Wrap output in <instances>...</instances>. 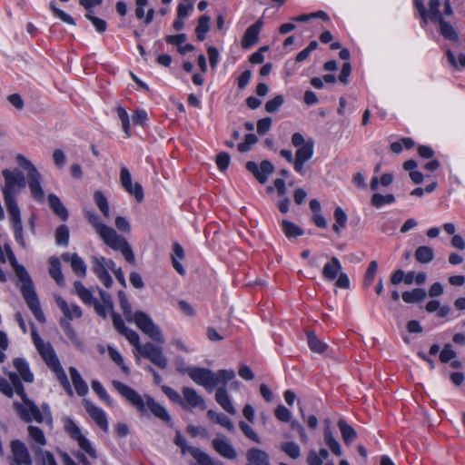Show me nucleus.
Here are the masks:
<instances>
[{"mask_svg": "<svg viewBox=\"0 0 465 465\" xmlns=\"http://www.w3.org/2000/svg\"><path fill=\"white\" fill-rule=\"evenodd\" d=\"M15 161L26 172V176L17 168L3 170L2 175L5 179V185L2 192L15 241L25 248V242L23 235L21 213L15 199V194L25 188L27 183L33 199L38 203H43L45 201V191L42 186V175L35 164L21 153L15 156Z\"/></svg>", "mask_w": 465, "mask_h": 465, "instance_id": "f257e3e1", "label": "nucleus"}, {"mask_svg": "<svg viewBox=\"0 0 465 465\" xmlns=\"http://www.w3.org/2000/svg\"><path fill=\"white\" fill-rule=\"evenodd\" d=\"M186 372L197 385L203 386L209 392L217 388L215 393L217 403L229 414L237 413L226 390L227 382L235 378L233 370H219L214 372L207 368L189 367Z\"/></svg>", "mask_w": 465, "mask_h": 465, "instance_id": "f03ea898", "label": "nucleus"}, {"mask_svg": "<svg viewBox=\"0 0 465 465\" xmlns=\"http://www.w3.org/2000/svg\"><path fill=\"white\" fill-rule=\"evenodd\" d=\"M112 384L117 392L142 415H146L150 411L163 421L169 422L171 420V416L166 409L156 402L150 395L145 394L142 396L130 386L118 381H113Z\"/></svg>", "mask_w": 465, "mask_h": 465, "instance_id": "7ed1b4c3", "label": "nucleus"}, {"mask_svg": "<svg viewBox=\"0 0 465 465\" xmlns=\"http://www.w3.org/2000/svg\"><path fill=\"white\" fill-rule=\"evenodd\" d=\"M5 251L10 264L21 282L20 290L28 308L31 310L35 319L39 322L44 323L45 322V316L41 309L40 302L30 275L23 265L18 264L10 245L5 244Z\"/></svg>", "mask_w": 465, "mask_h": 465, "instance_id": "20e7f679", "label": "nucleus"}, {"mask_svg": "<svg viewBox=\"0 0 465 465\" xmlns=\"http://www.w3.org/2000/svg\"><path fill=\"white\" fill-rule=\"evenodd\" d=\"M84 217L106 245L115 251L121 252L128 262H134L133 250L123 236L118 234L112 227L102 223L99 216L94 212L86 211Z\"/></svg>", "mask_w": 465, "mask_h": 465, "instance_id": "39448f33", "label": "nucleus"}, {"mask_svg": "<svg viewBox=\"0 0 465 465\" xmlns=\"http://www.w3.org/2000/svg\"><path fill=\"white\" fill-rule=\"evenodd\" d=\"M9 380H11L15 392L21 397L23 402H15L14 408L17 414L25 422H31L35 420L38 423L44 422V415L41 414L40 408L31 400L28 399L25 389L15 373L11 372L9 374Z\"/></svg>", "mask_w": 465, "mask_h": 465, "instance_id": "423d86ee", "label": "nucleus"}, {"mask_svg": "<svg viewBox=\"0 0 465 465\" xmlns=\"http://www.w3.org/2000/svg\"><path fill=\"white\" fill-rule=\"evenodd\" d=\"M39 354L46 363V365L55 373L57 380L59 381L64 391L72 396L74 391L71 388L70 382L67 379L66 373L61 366L59 359L57 358L53 346L50 342H42L35 346Z\"/></svg>", "mask_w": 465, "mask_h": 465, "instance_id": "0eeeda50", "label": "nucleus"}, {"mask_svg": "<svg viewBox=\"0 0 465 465\" xmlns=\"http://www.w3.org/2000/svg\"><path fill=\"white\" fill-rule=\"evenodd\" d=\"M174 443L181 447L183 454L186 452L190 453L196 460L197 465H223V462L214 460L211 455L201 449L188 446L184 437L180 431H177L175 434Z\"/></svg>", "mask_w": 465, "mask_h": 465, "instance_id": "6e6552de", "label": "nucleus"}, {"mask_svg": "<svg viewBox=\"0 0 465 465\" xmlns=\"http://www.w3.org/2000/svg\"><path fill=\"white\" fill-rule=\"evenodd\" d=\"M130 322H134L136 326L153 341L161 344L164 343L165 340L161 330L143 312L138 311L134 312Z\"/></svg>", "mask_w": 465, "mask_h": 465, "instance_id": "1a4fd4ad", "label": "nucleus"}, {"mask_svg": "<svg viewBox=\"0 0 465 465\" xmlns=\"http://www.w3.org/2000/svg\"><path fill=\"white\" fill-rule=\"evenodd\" d=\"M137 353L161 369H166L168 366L167 358L163 354L162 348L151 342H146L143 344V346H139Z\"/></svg>", "mask_w": 465, "mask_h": 465, "instance_id": "9d476101", "label": "nucleus"}, {"mask_svg": "<svg viewBox=\"0 0 465 465\" xmlns=\"http://www.w3.org/2000/svg\"><path fill=\"white\" fill-rule=\"evenodd\" d=\"M11 461L10 465H32L33 459L26 444L20 440L10 442Z\"/></svg>", "mask_w": 465, "mask_h": 465, "instance_id": "9b49d317", "label": "nucleus"}, {"mask_svg": "<svg viewBox=\"0 0 465 465\" xmlns=\"http://www.w3.org/2000/svg\"><path fill=\"white\" fill-rule=\"evenodd\" d=\"M54 301L56 306L59 308V310L62 312L64 315L59 322H71L74 320L82 318L83 310L77 304L68 303L64 298L57 294L54 295Z\"/></svg>", "mask_w": 465, "mask_h": 465, "instance_id": "f8f14e48", "label": "nucleus"}, {"mask_svg": "<svg viewBox=\"0 0 465 465\" xmlns=\"http://www.w3.org/2000/svg\"><path fill=\"white\" fill-rule=\"evenodd\" d=\"M183 397L181 406L183 409L199 408L201 410L206 409L205 400L198 394L196 390L190 387H183L182 390Z\"/></svg>", "mask_w": 465, "mask_h": 465, "instance_id": "ddd939ff", "label": "nucleus"}, {"mask_svg": "<svg viewBox=\"0 0 465 465\" xmlns=\"http://www.w3.org/2000/svg\"><path fill=\"white\" fill-rule=\"evenodd\" d=\"M246 169L255 176L259 183L263 184L267 182L268 176L273 173L274 166L268 160H263L260 166L257 163L249 161L246 163Z\"/></svg>", "mask_w": 465, "mask_h": 465, "instance_id": "4468645a", "label": "nucleus"}, {"mask_svg": "<svg viewBox=\"0 0 465 465\" xmlns=\"http://www.w3.org/2000/svg\"><path fill=\"white\" fill-rule=\"evenodd\" d=\"M212 446L223 458L228 460H235L237 458V451L235 448L223 435L218 434L212 440Z\"/></svg>", "mask_w": 465, "mask_h": 465, "instance_id": "2eb2a0df", "label": "nucleus"}, {"mask_svg": "<svg viewBox=\"0 0 465 465\" xmlns=\"http://www.w3.org/2000/svg\"><path fill=\"white\" fill-rule=\"evenodd\" d=\"M104 263L105 258L104 256L92 257V269L94 272L106 288H110L113 285V279Z\"/></svg>", "mask_w": 465, "mask_h": 465, "instance_id": "dca6fc26", "label": "nucleus"}, {"mask_svg": "<svg viewBox=\"0 0 465 465\" xmlns=\"http://www.w3.org/2000/svg\"><path fill=\"white\" fill-rule=\"evenodd\" d=\"M84 406L86 412L93 419V420L104 430H108V421L104 411L95 406L88 400H84Z\"/></svg>", "mask_w": 465, "mask_h": 465, "instance_id": "f3484780", "label": "nucleus"}, {"mask_svg": "<svg viewBox=\"0 0 465 465\" xmlns=\"http://www.w3.org/2000/svg\"><path fill=\"white\" fill-rule=\"evenodd\" d=\"M262 26L263 21L259 19L247 28L242 39V47L243 49H249L259 41V34Z\"/></svg>", "mask_w": 465, "mask_h": 465, "instance_id": "a211bd4d", "label": "nucleus"}, {"mask_svg": "<svg viewBox=\"0 0 465 465\" xmlns=\"http://www.w3.org/2000/svg\"><path fill=\"white\" fill-rule=\"evenodd\" d=\"M62 259L66 262H70L73 272L77 276H85L87 270L86 264L77 253L64 252L62 254Z\"/></svg>", "mask_w": 465, "mask_h": 465, "instance_id": "6ab92c4d", "label": "nucleus"}, {"mask_svg": "<svg viewBox=\"0 0 465 465\" xmlns=\"http://www.w3.org/2000/svg\"><path fill=\"white\" fill-rule=\"evenodd\" d=\"M341 263L336 256L330 258L322 268V276L327 281H333L341 272Z\"/></svg>", "mask_w": 465, "mask_h": 465, "instance_id": "aec40b11", "label": "nucleus"}, {"mask_svg": "<svg viewBox=\"0 0 465 465\" xmlns=\"http://www.w3.org/2000/svg\"><path fill=\"white\" fill-rule=\"evenodd\" d=\"M247 465H271L269 455L257 448L250 449L246 453Z\"/></svg>", "mask_w": 465, "mask_h": 465, "instance_id": "412c9836", "label": "nucleus"}, {"mask_svg": "<svg viewBox=\"0 0 465 465\" xmlns=\"http://www.w3.org/2000/svg\"><path fill=\"white\" fill-rule=\"evenodd\" d=\"M48 273L58 286L63 287L64 285L65 282L62 272V264L60 260L55 256L49 258Z\"/></svg>", "mask_w": 465, "mask_h": 465, "instance_id": "4be33fe9", "label": "nucleus"}, {"mask_svg": "<svg viewBox=\"0 0 465 465\" xmlns=\"http://www.w3.org/2000/svg\"><path fill=\"white\" fill-rule=\"evenodd\" d=\"M27 432L31 440V448L34 450V447H44L47 443V440L45 436L43 430L37 426L29 425L27 427Z\"/></svg>", "mask_w": 465, "mask_h": 465, "instance_id": "5701e85b", "label": "nucleus"}, {"mask_svg": "<svg viewBox=\"0 0 465 465\" xmlns=\"http://www.w3.org/2000/svg\"><path fill=\"white\" fill-rule=\"evenodd\" d=\"M69 373L76 393L81 397L86 395L89 389L78 371L74 367H70Z\"/></svg>", "mask_w": 465, "mask_h": 465, "instance_id": "b1692460", "label": "nucleus"}, {"mask_svg": "<svg viewBox=\"0 0 465 465\" xmlns=\"http://www.w3.org/2000/svg\"><path fill=\"white\" fill-rule=\"evenodd\" d=\"M48 203L53 212L63 221L68 219V211L63 204L61 200L54 193H50L47 197Z\"/></svg>", "mask_w": 465, "mask_h": 465, "instance_id": "393cba45", "label": "nucleus"}, {"mask_svg": "<svg viewBox=\"0 0 465 465\" xmlns=\"http://www.w3.org/2000/svg\"><path fill=\"white\" fill-rule=\"evenodd\" d=\"M74 289L75 294L81 299V301L86 305H93L97 300L94 297L91 290L85 288L84 284L76 281L74 283Z\"/></svg>", "mask_w": 465, "mask_h": 465, "instance_id": "a878e982", "label": "nucleus"}, {"mask_svg": "<svg viewBox=\"0 0 465 465\" xmlns=\"http://www.w3.org/2000/svg\"><path fill=\"white\" fill-rule=\"evenodd\" d=\"M34 454L36 465H57L53 453L43 448L34 447Z\"/></svg>", "mask_w": 465, "mask_h": 465, "instance_id": "bb28decb", "label": "nucleus"}, {"mask_svg": "<svg viewBox=\"0 0 465 465\" xmlns=\"http://www.w3.org/2000/svg\"><path fill=\"white\" fill-rule=\"evenodd\" d=\"M207 416L213 422H216L228 430L230 432L235 431V427L232 421L224 414L217 413L213 410L207 411Z\"/></svg>", "mask_w": 465, "mask_h": 465, "instance_id": "cd10ccee", "label": "nucleus"}, {"mask_svg": "<svg viewBox=\"0 0 465 465\" xmlns=\"http://www.w3.org/2000/svg\"><path fill=\"white\" fill-rule=\"evenodd\" d=\"M338 427L341 430L342 440L347 445H351L357 439L356 430L349 425L344 420L338 421Z\"/></svg>", "mask_w": 465, "mask_h": 465, "instance_id": "c85d7f7f", "label": "nucleus"}, {"mask_svg": "<svg viewBox=\"0 0 465 465\" xmlns=\"http://www.w3.org/2000/svg\"><path fill=\"white\" fill-rule=\"evenodd\" d=\"M14 366H15V370L17 371V372L19 373V375L21 376V378L25 382H33L34 375L30 371L29 366L24 359H21V358L15 359Z\"/></svg>", "mask_w": 465, "mask_h": 465, "instance_id": "c756f323", "label": "nucleus"}, {"mask_svg": "<svg viewBox=\"0 0 465 465\" xmlns=\"http://www.w3.org/2000/svg\"><path fill=\"white\" fill-rule=\"evenodd\" d=\"M427 292L424 289L416 288L410 292H404L401 295L402 300L407 303H416L426 298Z\"/></svg>", "mask_w": 465, "mask_h": 465, "instance_id": "7c9ffc66", "label": "nucleus"}, {"mask_svg": "<svg viewBox=\"0 0 465 465\" xmlns=\"http://www.w3.org/2000/svg\"><path fill=\"white\" fill-rule=\"evenodd\" d=\"M308 346L313 352L323 353L327 349V344L318 339L314 331L307 332Z\"/></svg>", "mask_w": 465, "mask_h": 465, "instance_id": "2f4dec72", "label": "nucleus"}, {"mask_svg": "<svg viewBox=\"0 0 465 465\" xmlns=\"http://www.w3.org/2000/svg\"><path fill=\"white\" fill-rule=\"evenodd\" d=\"M415 259L420 263H429L434 259V252L429 246H420L415 251Z\"/></svg>", "mask_w": 465, "mask_h": 465, "instance_id": "473e14b6", "label": "nucleus"}, {"mask_svg": "<svg viewBox=\"0 0 465 465\" xmlns=\"http://www.w3.org/2000/svg\"><path fill=\"white\" fill-rule=\"evenodd\" d=\"M324 441L334 455H342V450L340 443L333 437L331 430H329L328 428H324Z\"/></svg>", "mask_w": 465, "mask_h": 465, "instance_id": "72a5a7b5", "label": "nucleus"}, {"mask_svg": "<svg viewBox=\"0 0 465 465\" xmlns=\"http://www.w3.org/2000/svg\"><path fill=\"white\" fill-rule=\"evenodd\" d=\"M313 146L314 143L312 140H308L306 144L297 149L295 153V159L307 162L313 155Z\"/></svg>", "mask_w": 465, "mask_h": 465, "instance_id": "f704fd0d", "label": "nucleus"}, {"mask_svg": "<svg viewBox=\"0 0 465 465\" xmlns=\"http://www.w3.org/2000/svg\"><path fill=\"white\" fill-rule=\"evenodd\" d=\"M334 219L335 223L332 225V229L337 234H340L341 231L346 226L347 214L341 207H336L334 210Z\"/></svg>", "mask_w": 465, "mask_h": 465, "instance_id": "c9c22d12", "label": "nucleus"}, {"mask_svg": "<svg viewBox=\"0 0 465 465\" xmlns=\"http://www.w3.org/2000/svg\"><path fill=\"white\" fill-rule=\"evenodd\" d=\"M434 22L439 24L440 34L445 38L450 40L458 39V34L450 23L446 22L443 18H440Z\"/></svg>", "mask_w": 465, "mask_h": 465, "instance_id": "e433bc0d", "label": "nucleus"}, {"mask_svg": "<svg viewBox=\"0 0 465 465\" xmlns=\"http://www.w3.org/2000/svg\"><path fill=\"white\" fill-rule=\"evenodd\" d=\"M210 17L208 15H202L198 19V25L195 28V34L199 41L205 39L206 34L210 29Z\"/></svg>", "mask_w": 465, "mask_h": 465, "instance_id": "4c0bfd02", "label": "nucleus"}, {"mask_svg": "<svg viewBox=\"0 0 465 465\" xmlns=\"http://www.w3.org/2000/svg\"><path fill=\"white\" fill-rule=\"evenodd\" d=\"M94 201L103 215L108 219L110 217V210L107 199L104 194L101 191H96L94 193Z\"/></svg>", "mask_w": 465, "mask_h": 465, "instance_id": "58836bf2", "label": "nucleus"}, {"mask_svg": "<svg viewBox=\"0 0 465 465\" xmlns=\"http://www.w3.org/2000/svg\"><path fill=\"white\" fill-rule=\"evenodd\" d=\"M59 324L65 335L69 338V340L78 348L83 349V342L78 339L71 322H59Z\"/></svg>", "mask_w": 465, "mask_h": 465, "instance_id": "ea45409f", "label": "nucleus"}, {"mask_svg": "<svg viewBox=\"0 0 465 465\" xmlns=\"http://www.w3.org/2000/svg\"><path fill=\"white\" fill-rule=\"evenodd\" d=\"M282 226L284 234L288 238L298 237L303 234V230L302 228L288 220H282Z\"/></svg>", "mask_w": 465, "mask_h": 465, "instance_id": "a19ab883", "label": "nucleus"}, {"mask_svg": "<svg viewBox=\"0 0 465 465\" xmlns=\"http://www.w3.org/2000/svg\"><path fill=\"white\" fill-rule=\"evenodd\" d=\"M394 202L395 197L393 194L391 193L386 195H382L381 193H374L371 199V203L376 208H381L385 204H391L393 203Z\"/></svg>", "mask_w": 465, "mask_h": 465, "instance_id": "79ce46f5", "label": "nucleus"}, {"mask_svg": "<svg viewBox=\"0 0 465 465\" xmlns=\"http://www.w3.org/2000/svg\"><path fill=\"white\" fill-rule=\"evenodd\" d=\"M119 303L120 307L123 311V313L127 321H131V318L134 316V312H132V306L128 301L126 294L120 291L118 292Z\"/></svg>", "mask_w": 465, "mask_h": 465, "instance_id": "37998d69", "label": "nucleus"}, {"mask_svg": "<svg viewBox=\"0 0 465 465\" xmlns=\"http://www.w3.org/2000/svg\"><path fill=\"white\" fill-rule=\"evenodd\" d=\"M55 243L67 246L69 243V229L65 224L57 227L55 231Z\"/></svg>", "mask_w": 465, "mask_h": 465, "instance_id": "c03bdc74", "label": "nucleus"}, {"mask_svg": "<svg viewBox=\"0 0 465 465\" xmlns=\"http://www.w3.org/2000/svg\"><path fill=\"white\" fill-rule=\"evenodd\" d=\"M281 449L291 459L296 460L301 456V448L297 443L293 441L282 443Z\"/></svg>", "mask_w": 465, "mask_h": 465, "instance_id": "a18cd8bd", "label": "nucleus"}, {"mask_svg": "<svg viewBox=\"0 0 465 465\" xmlns=\"http://www.w3.org/2000/svg\"><path fill=\"white\" fill-rule=\"evenodd\" d=\"M108 354L112 361H114L125 374H129V368L124 364V359L117 350L112 346H108Z\"/></svg>", "mask_w": 465, "mask_h": 465, "instance_id": "49530a36", "label": "nucleus"}, {"mask_svg": "<svg viewBox=\"0 0 465 465\" xmlns=\"http://www.w3.org/2000/svg\"><path fill=\"white\" fill-rule=\"evenodd\" d=\"M117 117L121 121L123 130L127 137L130 136V120L126 110L122 106L116 108Z\"/></svg>", "mask_w": 465, "mask_h": 465, "instance_id": "de8ad7c7", "label": "nucleus"}, {"mask_svg": "<svg viewBox=\"0 0 465 465\" xmlns=\"http://www.w3.org/2000/svg\"><path fill=\"white\" fill-rule=\"evenodd\" d=\"M120 333L128 340V341L135 348L136 351H139V346H143V344L140 343L138 333L134 330L126 327Z\"/></svg>", "mask_w": 465, "mask_h": 465, "instance_id": "09e8293b", "label": "nucleus"}, {"mask_svg": "<svg viewBox=\"0 0 465 465\" xmlns=\"http://www.w3.org/2000/svg\"><path fill=\"white\" fill-rule=\"evenodd\" d=\"M79 445V447L84 450L91 458L96 459L97 454L94 448L92 446L90 440L84 437V435H81L75 440Z\"/></svg>", "mask_w": 465, "mask_h": 465, "instance_id": "8fccbe9b", "label": "nucleus"}, {"mask_svg": "<svg viewBox=\"0 0 465 465\" xmlns=\"http://www.w3.org/2000/svg\"><path fill=\"white\" fill-rule=\"evenodd\" d=\"M124 189L131 195L134 196L135 200L138 203H141L143 200V190L142 185L135 182L134 183H130L127 187H124Z\"/></svg>", "mask_w": 465, "mask_h": 465, "instance_id": "3c124183", "label": "nucleus"}, {"mask_svg": "<svg viewBox=\"0 0 465 465\" xmlns=\"http://www.w3.org/2000/svg\"><path fill=\"white\" fill-rule=\"evenodd\" d=\"M64 430L70 435L71 438L76 440L82 435L80 428L74 423V421L69 418L64 419Z\"/></svg>", "mask_w": 465, "mask_h": 465, "instance_id": "603ef678", "label": "nucleus"}, {"mask_svg": "<svg viewBox=\"0 0 465 465\" xmlns=\"http://www.w3.org/2000/svg\"><path fill=\"white\" fill-rule=\"evenodd\" d=\"M50 8H51L52 12L54 13V15L57 18L62 20L64 23L74 25V26L75 25L74 19L70 15L66 14L63 10L56 7L54 3L50 4Z\"/></svg>", "mask_w": 465, "mask_h": 465, "instance_id": "864d4df0", "label": "nucleus"}, {"mask_svg": "<svg viewBox=\"0 0 465 465\" xmlns=\"http://www.w3.org/2000/svg\"><path fill=\"white\" fill-rule=\"evenodd\" d=\"M284 103V97L282 94L274 96L265 104L266 112L272 114L276 112Z\"/></svg>", "mask_w": 465, "mask_h": 465, "instance_id": "5fc2aeb1", "label": "nucleus"}, {"mask_svg": "<svg viewBox=\"0 0 465 465\" xmlns=\"http://www.w3.org/2000/svg\"><path fill=\"white\" fill-rule=\"evenodd\" d=\"M91 386H92V389L93 391L103 400L107 404L111 405L112 404V400L110 398V396L108 395V393L106 392L105 389L103 387V385L101 384V382H99L98 381H93L92 383H91Z\"/></svg>", "mask_w": 465, "mask_h": 465, "instance_id": "6e6d98bb", "label": "nucleus"}, {"mask_svg": "<svg viewBox=\"0 0 465 465\" xmlns=\"http://www.w3.org/2000/svg\"><path fill=\"white\" fill-rule=\"evenodd\" d=\"M440 0H430V11L428 12V19L434 22L440 18H442L440 12Z\"/></svg>", "mask_w": 465, "mask_h": 465, "instance_id": "4d7b16f0", "label": "nucleus"}, {"mask_svg": "<svg viewBox=\"0 0 465 465\" xmlns=\"http://www.w3.org/2000/svg\"><path fill=\"white\" fill-rule=\"evenodd\" d=\"M258 142V138L253 134H246L244 137V141L238 144V150L241 153H246L250 151L252 145L255 144Z\"/></svg>", "mask_w": 465, "mask_h": 465, "instance_id": "13d9d810", "label": "nucleus"}, {"mask_svg": "<svg viewBox=\"0 0 465 465\" xmlns=\"http://www.w3.org/2000/svg\"><path fill=\"white\" fill-rule=\"evenodd\" d=\"M378 263L376 261H371L368 266L364 276V284L365 286H370L374 280L375 274L377 272Z\"/></svg>", "mask_w": 465, "mask_h": 465, "instance_id": "bf43d9fd", "label": "nucleus"}, {"mask_svg": "<svg viewBox=\"0 0 465 465\" xmlns=\"http://www.w3.org/2000/svg\"><path fill=\"white\" fill-rule=\"evenodd\" d=\"M239 427L241 428L242 431L248 439L252 440V441H254L256 443H261L260 438L258 437L257 433L246 422H244L242 420L240 421Z\"/></svg>", "mask_w": 465, "mask_h": 465, "instance_id": "052dcab7", "label": "nucleus"}, {"mask_svg": "<svg viewBox=\"0 0 465 465\" xmlns=\"http://www.w3.org/2000/svg\"><path fill=\"white\" fill-rule=\"evenodd\" d=\"M231 162V157L228 153L222 152L216 156V164L220 171H225Z\"/></svg>", "mask_w": 465, "mask_h": 465, "instance_id": "680f3d73", "label": "nucleus"}, {"mask_svg": "<svg viewBox=\"0 0 465 465\" xmlns=\"http://www.w3.org/2000/svg\"><path fill=\"white\" fill-rule=\"evenodd\" d=\"M456 357L455 351L452 350L451 345L450 343H447L444 345L442 351L440 354V360L442 362H449L450 360L454 359Z\"/></svg>", "mask_w": 465, "mask_h": 465, "instance_id": "e2e57ef3", "label": "nucleus"}, {"mask_svg": "<svg viewBox=\"0 0 465 465\" xmlns=\"http://www.w3.org/2000/svg\"><path fill=\"white\" fill-rule=\"evenodd\" d=\"M274 412H275L276 418L279 420L283 421V422L291 421V417H292L291 411L285 406L279 405L275 409Z\"/></svg>", "mask_w": 465, "mask_h": 465, "instance_id": "0e129e2a", "label": "nucleus"}, {"mask_svg": "<svg viewBox=\"0 0 465 465\" xmlns=\"http://www.w3.org/2000/svg\"><path fill=\"white\" fill-rule=\"evenodd\" d=\"M14 391H15L11 381L9 382L4 378H0V391L1 392H3L7 397L11 398L13 396Z\"/></svg>", "mask_w": 465, "mask_h": 465, "instance_id": "69168bd1", "label": "nucleus"}, {"mask_svg": "<svg viewBox=\"0 0 465 465\" xmlns=\"http://www.w3.org/2000/svg\"><path fill=\"white\" fill-rule=\"evenodd\" d=\"M272 118L270 117H265V118H262V119H260L258 122H257V132L260 134H266L271 126H272Z\"/></svg>", "mask_w": 465, "mask_h": 465, "instance_id": "338daca9", "label": "nucleus"}, {"mask_svg": "<svg viewBox=\"0 0 465 465\" xmlns=\"http://www.w3.org/2000/svg\"><path fill=\"white\" fill-rule=\"evenodd\" d=\"M163 391L171 401L181 405L183 396H181L176 391L171 387L163 386Z\"/></svg>", "mask_w": 465, "mask_h": 465, "instance_id": "774afa93", "label": "nucleus"}]
</instances>
